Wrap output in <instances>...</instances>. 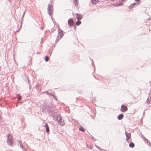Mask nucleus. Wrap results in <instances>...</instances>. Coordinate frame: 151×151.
I'll return each mask as SVG.
<instances>
[{
    "instance_id": "10",
    "label": "nucleus",
    "mask_w": 151,
    "mask_h": 151,
    "mask_svg": "<svg viewBox=\"0 0 151 151\" xmlns=\"http://www.w3.org/2000/svg\"><path fill=\"white\" fill-rule=\"evenodd\" d=\"M44 127H45L46 128V131L48 133L49 132V127L48 124H47V123H45V125L44 126Z\"/></svg>"
},
{
    "instance_id": "20",
    "label": "nucleus",
    "mask_w": 151,
    "mask_h": 151,
    "mask_svg": "<svg viewBox=\"0 0 151 151\" xmlns=\"http://www.w3.org/2000/svg\"><path fill=\"white\" fill-rule=\"evenodd\" d=\"M79 129L80 131L83 132H84L85 131V130L84 128L81 127L79 128Z\"/></svg>"
},
{
    "instance_id": "31",
    "label": "nucleus",
    "mask_w": 151,
    "mask_h": 151,
    "mask_svg": "<svg viewBox=\"0 0 151 151\" xmlns=\"http://www.w3.org/2000/svg\"><path fill=\"white\" fill-rule=\"evenodd\" d=\"M96 147H97V148H98L99 150H101V149L100 147H99L96 146Z\"/></svg>"
},
{
    "instance_id": "12",
    "label": "nucleus",
    "mask_w": 151,
    "mask_h": 151,
    "mask_svg": "<svg viewBox=\"0 0 151 151\" xmlns=\"http://www.w3.org/2000/svg\"><path fill=\"white\" fill-rule=\"evenodd\" d=\"M7 142L9 145L10 146H12L13 145V142L12 141V140L7 139Z\"/></svg>"
},
{
    "instance_id": "1",
    "label": "nucleus",
    "mask_w": 151,
    "mask_h": 151,
    "mask_svg": "<svg viewBox=\"0 0 151 151\" xmlns=\"http://www.w3.org/2000/svg\"><path fill=\"white\" fill-rule=\"evenodd\" d=\"M58 35L55 41V43H57L63 37L64 34V32L58 26Z\"/></svg>"
},
{
    "instance_id": "14",
    "label": "nucleus",
    "mask_w": 151,
    "mask_h": 151,
    "mask_svg": "<svg viewBox=\"0 0 151 151\" xmlns=\"http://www.w3.org/2000/svg\"><path fill=\"white\" fill-rule=\"evenodd\" d=\"M12 135L11 134H9L7 135V139L11 140L12 139Z\"/></svg>"
},
{
    "instance_id": "4",
    "label": "nucleus",
    "mask_w": 151,
    "mask_h": 151,
    "mask_svg": "<svg viewBox=\"0 0 151 151\" xmlns=\"http://www.w3.org/2000/svg\"><path fill=\"white\" fill-rule=\"evenodd\" d=\"M44 106L45 109L49 111L52 108V106L50 103L47 104L46 103H45Z\"/></svg>"
},
{
    "instance_id": "11",
    "label": "nucleus",
    "mask_w": 151,
    "mask_h": 151,
    "mask_svg": "<svg viewBox=\"0 0 151 151\" xmlns=\"http://www.w3.org/2000/svg\"><path fill=\"white\" fill-rule=\"evenodd\" d=\"M124 116V115L123 114H119L118 116L117 117V119H119V120H121L123 118Z\"/></svg>"
},
{
    "instance_id": "36",
    "label": "nucleus",
    "mask_w": 151,
    "mask_h": 151,
    "mask_svg": "<svg viewBox=\"0 0 151 151\" xmlns=\"http://www.w3.org/2000/svg\"><path fill=\"white\" fill-rule=\"evenodd\" d=\"M18 0L19 1V4L21 3V2H20L21 0Z\"/></svg>"
},
{
    "instance_id": "3",
    "label": "nucleus",
    "mask_w": 151,
    "mask_h": 151,
    "mask_svg": "<svg viewBox=\"0 0 151 151\" xmlns=\"http://www.w3.org/2000/svg\"><path fill=\"white\" fill-rule=\"evenodd\" d=\"M47 10L49 15L52 17L53 11V7L51 4H49L48 5Z\"/></svg>"
},
{
    "instance_id": "29",
    "label": "nucleus",
    "mask_w": 151,
    "mask_h": 151,
    "mask_svg": "<svg viewBox=\"0 0 151 151\" xmlns=\"http://www.w3.org/2000/svg\"><path fill=\"white\" fill-rule=\"evenodd\" d=\"M136 4V3H134L132 4V5L133 6H134Z\"/></svg>"
},
{
    "instance_id": "15",
    "label": "nucleus",
    "mask_w": 151,
    "mask_h": 151,
    "mask_svg": "<svg viewBox=\"0 0 151 151\" xmlns=\"http://www.w3.org/2000/svg\"><path fill=\"white\" fill-rule=\"evenodd\" d=\"M17 96L18 98L17 101H20L22 99V96L19 94H17Z\"/></svg>"
},
{
    "instance_id": "38",
    "label": "nucleus",
    "mask_w": 151,
    "mask_h": 151,
    "mask_svg": "<svg viewBox=\"0 0 151 151\" xmlns=\"http://www.w3.org/2000/svg\"><path fill=\"white\" fill-rule=\"evenodd\" d=\"M28 81L29 82V79H28Z\"/></svg>"
},
{
    "instance_id": "21",
    "label": "nucleus",
    "mask_w": 151,
    "mask_h": 151,
    "mask_svg": "<svg viewBox=\"0 0 151 151\" xmlns=\"http://www.w3.org/2000/svg\"><path fill=\"white\" fill-rule=\"evenodd\" d=\"M49 59V58L47 56H46L45 57V59L46 62H47L48 61Z\"/></svg>"
},
{
    "instance_id": "40",
    "label": "nucleus",
    "mask_w": 151,
    "mask_h": 151,
    "mask_svg": "<svg viewBox=\"0 0 151 151\" xmlns=\"http://www.w3.org/2000/svg\"><path fill=\"white\" fill-rule=\"evenodd\" d=\"M19 32V31L17 30V32Z\"/></svg>"
},
{
    "instance_id": "6",
    "label": "nucleus",
    "mask_w": 151,
    "mask_h": 151,
    "mask_svg": "<svg viewBox=\"0 0 151 151\" xmlns=\"http://www.w3.org/2000/svg\"><path fill=\"white\" fill-rule=\"evenodd\" d=\"M68 24L69 25L71 26H73L75 24L73 20L71 18H70L68 19Z\"/></svg>"
},
{
    "instance_id": "2",
    "label": "nucleus",
    "mask_w": 151,
    "mask_h": 151,
    "mask_svg": "<svg viewBox=\"0 0 151 151\" xmlns=\"http://www.w3.org/2000/svg\"><path fill=\"white\" fill-rule=\"evenodd\" d=\"M50 115H52L53 120L58 122L61 120V116L58 113L56 112H52V114Z\"/></svg>"
},
{
    "instance_id": "19",
    "label": "nucleus",
    "mask_w": 151,
    "mask_h": 151,
    "mask_svg": "<svg viewBox=\"0 0 151 151\" xmlns=\"http://www.w3.org/2000/svg\"><path fill=\"white\" fill-rule=\"evenodd\" d=\"M125 0H121V1H120V3L118 4H117L116 5V6H119L121 5L122 4V2L124 1Z\"/></svg>"
},
{
    "instance_id": "24",
    "label": "nucleus",
    "mask_w": 151,
    "mask_h": 151,
    "mask_svg": "<svg viewBox=\"0 0 151 151\" xmlns=\"http://www.w3.org/2000/svg\"><path fill=\"white\" fill-rule=\"evenodd\" d=\"M51 96H52L54 99H55L56 101L57 100V98L53 94H52Z\"/></svg>"
},
{
    "instance_id": "16",
    "label": "nucleus",
    "mask_w": 151,
    "mask_h": 151,
    "mask_svg": "<svg viewBox=\"0 0 151 151\" xmlns=\"http://www.w3.org/2000/svg\"><path fill=\"white\" fill-rule=\"evenodd\" d=\"M129 146L133 148L134 147V144L133 142H132L129 144Z\"/></svg>"
},
{
    "instance_id": "26",
    "label": "nucleus",
    "mask_w": 151,
    "mask_h": 151,
    "mask_svg": "<svg viewBox=\"0 0 151 151\" xmlns=\"http://www.w3.org/2000/svg\"><path fill=\"white\" fill-rule=\"evenodd\" d=\"M25 12H26V11H25L24 12V13H23V15H22V20H23V17H24V14H25Z\"/></svg>"
},
{
    "instance_id": "22",
    "label": "nucleus",
    "mask_w": 151,
    "mask_h": 151,
    "mask_svg": "<svg viewBox=\"0 0 151 151\" xmlns=\"http://www.w3.org/2000/svg\"><path fill=\"white\" fill-rule=\"evenodd\" d=\"M151 101V96L149 97L147 99V101L148 103H149L150 102L149 101Z\"/></svg>"
},
{
    "instance_id": "13",
    "label": "nucleus",
    "mask_w": 151,
    "mask_h": 151,
    "mask_svg": "<svg viewBox=\"0 0 151 151\" xmlns=\"http://www.w3.org/2000/svg\"><path fill=\"white\" fill-rule=\"evenodd\" d=\"M100 0H91V2L93 4H96L100 1Z\"/></svg>"
},
{
    "instance_id": "5",
    "label": "nucleus",
    "mask_w": 151,
    "mask_h": 151,
    "mask_svg": "<svg viewBox=\"0 0 151 151\" xmlns=\"http://www.w3.org/2000/svg\"><path fill=\"white\" fill-rule=\"evenodd\" d=\"M121 111L122 112L126 111L128 110V108L127 106L122 105L121 107Z\"/></svg>"
},
{
    "instance_id": "27",
    "label": "nucleus",
    "mask_w": 151,
    "mask_h": 151,
    "mask_svg": "<svg viewBox=\"0 0 151 151\" xmlns=\"http://www.w3.org/2000/svg\"><path fill=\"white\" fill-rule=\"evenodd\" d=\"M129 8L130 9H131L133 7V6H132V5H130V6H129Z\"/></svg>"
},
{
    "instance_id": "17",
    "label": "nucleus",
    "mask_w": 151,
    "mask_h": 151,
    "mask_svg": "<svg viewBox=\"0 0 151 151\" xmlns=\"http://www.w3.org/2000/svg\"><path fill=\"white\" fill-rule=\"evenodd\" d=\"M81 23V22L79 20H78L76 22V24L77 26H79L80 25Z\"/></svg>"
},
{
    "instance_id": "25",
    "label": "nucleus",
    "mask_w": 151,
    "mask_h": 151,
    "mask_svg": "<svg viewBox=\"0 0 151 151\" xmlns=\"http://www.w3.org/2000/svg\"><path fill=\"white\" fill-rule=\"evenodd\" d=\"M45 92L47 94H48L49 95H51L52 94L51 92H48L47 91H46Z\"/></svg>"
},
{
    "instance_id": "33",
    "label": "nucleus",
    "mask_w": 151,
    "mask_h": 151,
    "mask_svg": "<svg viewBox=\"0 0 151 151\" xmlns=\"http://www.w3.org/2000/svg\"><path fill=\"white\" fill-rule=\"evenodd\" d=\"M39 86V84L38 83H37L36 85V88H37V86Z\"/></svg>"
},
{
    "instance_id": "32",
    "label": "nucleus",
    "mask_w": 151,
    "mask_h": 151,
    "mask_svg": "<svg viewBox=\"0 0 151 151\" xmlns=\"http://www.w3.org/2000/svg\"><path fill=\"white\" fill-rule=\"evenodd\" d=\"M92 139H94V140H93V141H96V139H95L93 137L92 138Z\"/></svg>"
},
{
    "instance_id": "34",
    "label": "nucleus",
    "mask_w": 151,
    "mask_h": 151,
    "mask_svg": "<svg viewBox=\"0 0 151 151\" xmlns=\"http://www.w3.org/2000/svg\"><path fill=\"white\" fill-rule=\"evenodd\" d=\"M8 1L9 3H11V0H8Z\"/></svg>"
},
{
    "instance_id": "41",
    "label": "nucleus",
    "mask_w": 151,
    "mask_h": 151,
    "mask_svg": "<svg viewBox=\"0 0 151 151\" xmlns=\"http://www.w3.org/2000/svg\"><path fill=\"white\" fill-rule=\"evenodd\" d=\"M19 32V31L17 30V32Z\"/></svg>"
},
{
    "instance_id": "39",
    "label": "nucleus",
    "mask_w": 151,
    "mask_h": 151,
    "mask_svg": "<svg viewBox=\"0 0 151 151\" xmlns=\"http://www.w3.org/2000/svg\"><path fill=\"white\" fill-rule=\"evenodd\" d=\"M76 26H75V27H74V29H75V28H76Z\"/></svg>"
},
{
    "instance_id": "7",
    "label": "nucleus",
    "mask_w": 151,
    "mask_h": 151,
    "mask_svg": "<svg viewBox=\"0 0 151 151\" xmlns=\"http://www.w3.org/2000/svg\"><path fill=\"white\" fill-rule=\"evenodd\" d=\"M125 134L126 137V140L127 141L131 137V134L130 133H128L127 132H125Z\"/></svg>"
},
{
    "instance_id": "9",
    "label": "nucleus",
    "mask_w": 151,
    "mask_h": 151,
    "mask_svg": "<svg viewBox=\"0 0 151 151\" xmlns=\"http://www.w3.org/2000/svg\"><path fill=\"white\" fill-rule=\"evenodd\" d=\"M76 19L78 20H81L83 17V16L82 15L79 14L78 13L76 14Z\"/></svg>"
},
{
    "instance_id": "28",
    "label": "nucleus",
    "mask_w": 151,
    "mask_h": 151,
    "mask_svg": "<svg viewBox=\"0 0 151 151\" xmlns=\"http://www.w3.org/2000/svg\"><path fill=\"white\" fill-rule=\"evenodd\" d=\"M18 142L20 144H22V142L20 140H18Z\"/></svg>"
},
{
    "instance_id": "37",
    "label": "nucleus",
    "mask_w": 151,
    "mask_h": 151,
    "mask_svg": "<svg viewBox=\"0 0 151 151\" xmlns=\"http://www.w3.org/2000/svg\"><path fill=\"white\" fill-rule=\"evenodd\" d=\"M147 19H148V20H147V21H148V20H150V18H148Z\"/></svg>"
},
{
    "instance_id": "35",
    "label": "nucleus",
    "mask_w": 151,
    "mask_h": 151,
    "mask_svg": "<svg viewBox=\"0 0 151 151\" xmlns=\"http://www.w3.org/2000/svg\"><path fill=\"white\" fill-rule=\"evenodd\" d=\"M29 89H30V88L31 87V85L30 84H29Z\"/></svg>"
},
{
    "instance_id": "18",
    "label": "nucleus",
    "mask_w": 151,
    "mask_h": 151,
    "mask_svg": "<svg viewBox=\"0 0 151 151\" xmlns=\"http://www.w3.org/2000/svg\"><path fill=\"white\" fill-rule=\"evenodd\" d=\"M20 146L21 147V148H22L23 150L24 151H25L26 150V149L23 146L22 144H20Z\"/></svg>"
},
{
    "instance_id": "30",
    "label": "nucleus",
    "mask_w": 151,
    "mask_h": 151,
    "mask_svg": "<svg viewBox=\"0 0 151 151\" xmlns=\"http://www.w3.org/2000/svg\"><path fill=\"white\" fill-rule=\"evenodd\" d=\"M145 142H148V140L147 139H145Z\"/></svg>"
},
{
    "instance_id": "8",
    "label": "nucleus",
    "mask_w": 151,
    "mask_h": 151,
    "mask_svg": "<svg viewBox=\"0 0 151 151\" xmlns=\"http://www.w3.org/2000/svg\"><path fill=\"white\" fill-rule=\"evenodd\" d=\"M56 108L53 106H52V108L49 111V113L50 114H52V112H56Z\"/></svg>"
},
{
    "instance_id": "23",
    "label": "nucleus",
    "mask_w": 151,
    "mask_h": 151,
    "mask_svg": "<svg viewBox=\"0 0 151 151\" xmlns=\"http://www.w3.org/2000/svg\"><path fill=\"white\" fill-rule=\"evenodd\" d=\"M74 2L75 3V4L76 5H77L78 4V0H73Z\"/></svg>"
}]
</instances>
